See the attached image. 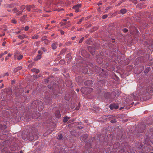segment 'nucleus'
Masks as SVG:
<instances>
[{
    "instance_id": "nucleus-37",
    "label": "nucleus",
    "mask_w": 153,
    "mask_h": 153,
    "mask_svg": "<svg viewBox=\"0 0 153 153\" xmlns=\"http://www.w3.org/2000/svg\"><path fill=\"white\" fill-rule=\"evenodd\" d=\"M25 8V6L24 5H22L20 7V9L21 10H24Z\"/></svg>"
},
{
    "instance_id": "nucleus-30",
    "label": "nucleus",
    "mask_w": 153,
    "mask_h": 153,
    "mask_svg": "<svg viewBox=\"0 0 153 153\" xmlns=\"http://www.w3.org/2000/svg\"><path fill=\"white\" fill-rule=\"evenodd\" d=\"M41 49L44 52H45L46 51H47V50L44 47H42L41 48Z\"/></svg>"
},
{
    "instance_id": "nucleus-47",
    "label": "nucleus",
    "mask_w": 153,
    "mask_h": 153,
    "mask_svg": "<svg viewBox=\"0 0 153 153\" xmlns=\"http://www.w3.org/2000/svg\"><path fill=\"white\" fill-rule=\"evenodd\" d=\"M71 25L70 24H68L67 26L65 27V28H67L68 27H69Z\"/></svg>"
},
{
    "instance_id": "nucleus-46",
    "label": "nucleus",
    "mask_w": 153,
    "mask_h": 153,
    "mask_svg": "<svg viewBox=\"0 0 153 153\" xmlns=\"http://www.w3.org/2000/svg\"><path fill=\"white\" fill-rule=\"evenodd\" d=\"M145 27H149V25L145 24L144 25Z\"/></svg>"
},
{
    "instance_id": "nucleus-50",
    "label": "nucleus",
    "mask_w": 153,
    "mask_h": 153,
    "mask_svg": "<svg viewBox=\"0 0 153 153\" xmlns=\"http://www.w3.org/2000/svg\"><path fill=\"white\" fill-rule=\"evenodd\" d=\"M45 39H47L45 38L44 37H43L42 39V41H44Z\"/></svg>"
},
{
    "instance_id": "nucleus-6",
    "label": "nucleus",
    "mask_w": 153,
    "mask_h": 153,
    "mask_svg": "<svg viewBox=\"0 0 153 153\" xmlns=\"http://www.w3.org/2000/svg\"><path fill=\"white\" fill-rule=\"evenodd\" d=\"M81 7V5L80 4H78L76 5H75L73 6V8L74 9L75 11L77 13L79 12V9Z\"/></svg>"
},
{
    "instance_id": "nucleus-32",
    "label": "nucleus",
    "mask_w": 153,
    "mask_h": 153,
    "mask_svg": "<svg viewBox=\"0 0 153 153\" xmlns=\"http://www.w3.org/2000/svg\"><path fill=\"white\" fill-rule=\"evenodd\" d=\"M151 58L152 57L150 56H149L148 57V59L149 60H151V62L152 63L153 62V58Z\"/></svg>"
},
{
    "instance_id": "nucleus-1",
    "label": "nucleus",
    "mask_w": 153,
    "mask_h": 153,
    "mask_svg": "<svg viewBox=\"0 0 153 153\" xmlns=\"http://www.w3.org/2000/svg\"><path fill=\"white\" fill-rule=\"evenodd\" d=\"M153 92V84H150L147 87L146 91L143 92V91L140 93L137 91L136 93H134L131 95V98L134 100H139L140 97L138 96L144 95L146 93H150Z\"/></svg>"
},
{
    "instance_id": "nucleus-27",
    "label": "nucleus",
    "mask_w": 153,
    "mask_h": 153,
    "mask_svg": "<svg viewBox=\"0 0 153 153\" xmlns=\"http://www.w3.org/2000/svg\"><path fill=\"white\" fill-rule=\"evenodd\" d=\"M84 19V18H82L81 19H80L79 22H77V24H80L81 23V22H82V21H83V20Z\"/></svg>"
},
{
    "instance_id": "nucleus-8",
    "label": "nucleus",
    "mask_w": 153,
    "mask_h": 153,
    "mask_svg": "<svg viewBox=\"0 0 153 153\" xmlns=\"http://www.w3.org/2000/svg\"><path fill=\"white\" fill-rule=\"evenodd\" d=\"M88 51H90V53L92 55H94V53L95 51L94 48L92 46H88Z\"/></svg>"
},
{
    "instance_id": "nucleus-56",
    "label": "nucleus",
    "mask_w": 153,
    "mask_h": 153,
    "mask_svg": "<svg viewBox=\"0 0 153 153\" xmlns=\"http://www.w3.org/2000/svg\"><path fill=\"white\" fill-rule=\"evenodd\" d=\"M8 58H9V57H8V56H6V57H5V61H6V60H7V59H8Z\"/></svg>"
},
{
    "instance_id": "nucleus-29",
    "label": "nucleus",
    "mask_w": 153,
    "mask_h": 153,
    "mask_svg": "<svg viewBox=\"0 0 153 153\" xmlns=\"http://www.w3.org/2000/svg\"><path fill=\"white\" fill-rule=\"evenodd\" d=\"M26 9L29 11H30L31 10V6L29 5H27Z\"/></svg>"
},
{
    "instance_id": "nucleus-42",
    "label": "nucleus",
    "mask_w": 153,
    "mask_h": 153,
    "mask_svg": "<svg viewBox=\"0 0 153 153\" xmlns=\"http://www.w3.org/2000/svg\"><path fill=\"white\" fill-rule=\"evenodd\" d=\"M59 139L61 140L62 138V134H60L59 135Z\"/></svg>"
},
{
    "instance_id": "nucleus-55",
    "label": "nucleus",
    "mask_w": 153,
    "mask_h": 153,
    "mask_svg": "<svg viewBox=\"0 0 153 153\" xmlns=\"http://www.w3.org/2000/svg\"><path fill=\"white\" fill-rule=\"evenodd\" d=\"M48 81H49V80L47 79H45V82L48 83Z\"/></svg>"
},
{
    "instance_id": "nucleus-2",
    "label": "nucleus",
    "mask_w": 153,
    "mask_h": 153,
    "mask_svg": "<svg viewBox=\"0 0 153 153\" xmlns=\"http://www.w3.org/2000/svg\"><path fill=\"white\" fill-rule=\"evenodd\" d=\"M39 137V134L37 130L34 127H32L30 131L26 135V138L29 140H36Z\"/></svg>"
},
{
    "instance_id": "nucleus-54",
    "label": "nucleus",
    "mask_w": 153,
    "mask_h": 153,
    "mask_svg": "<svg viewBox=\"0 0 153 153\" xmlns=\"http://www.w3.org/2000/svg\"><path fill=\"white\" fill-rule=\"evenodd\" d=\"M102 4V3L101 2H99L97 4V5L98 6L101 5Z\"/></svg>"
},
{
    "instance_id": "nucleus-39",
    "label": "nucleus",
    "mask_w": 153,
    "mask_h": 153,
    "mask_svg": "<svg viewBox=\"0 0 153 153\" xmlns=\"http://www.w3.org/2000/svg\"><path fill=\"white\" fill-rule=\"evenodd\" d=\"M59 63L61 64H63L65 63V61L64 60H61L60 62Z\"/></svg>"
},
{
    "instance_id": "nucleus-23",
    "label": "nucleus",
    "mask_w": 153,
    "mask_h": 153,
    "mask_svg": "<svg viewBox=\"0 0 153 153\" xmlns=\"http://www.w3.org/2000/svg\"><path fill=\"white\" fill-rule=\"evenodd\" d=\"M39 35L35 34L34 36H32L31 38L32 39H37L39 38Z\"/></svg>"
},
{
    "instance_id": "nucleus-52",
    "label": "nucleus",
    "mask_w": 153,
    "mask_h": 153,
    "mask_svg": "<svg viewBox=\"0 0 153 153\" xmlns=\"http://www.w3.org/2000/svg\"><path fill=\"white\" fill-rule=\"evenodd\" d=\"M61 33L62 35H63L64 33V32L63 31L61 30Z\"/></svg>"
},
{
    "instance_id": "nucleus-41",
    "label": "nucleus",
    "mask_w": 153,
    "mask_h": 153,
    "mask_svg": "<svg viewBox=\"0 0 153 153\" xmlns=\"http://www.w3.org/2000/svg\"><path fill=\"white\" fill-rule=\"evenodd\" d=\"M29 28V27L28 26H26L25 27V31H27L28 30V29Z\"/></svg>"
},
{
    "instance_id": "nucleus-12",
    "label": "nucleus",
    "mask_w": 153,
    "mask_h": 153,
    "mask_svg": "<svg viewBox=\"0 0 153 153\" xmlns=\"http://www.w3.org/2000/svg\"><path fill=\"white\" fill-rule=\"evenodd\" d=\"M104 97L106 99H109L110 97V94L108 92H106L104 94Z\"/></svg>"
},
{
    "instance_id": "nucleus-10",
    "label": "nucleus",
    "mask_w": 153,
    "mask_h": 153,
    "mask_svg": "<svg viewBox=\"0 0 153 153\" xmlns=\"http://www.w3.org/2000/svg\"><path fill=\"white\" fill-rule=\"evenodd\" d=\"M88 137L87 134H85L82 135L80 137V140L82 141H85Z\"/></svg>"
},
{
    "instance_id": "nucleus-3",
    "label": "nucleus",
    "mask_w": 153,
    "mask_h": 153,
    "mask_svg": "<svg viewBox=\"0 0 153 153\" xmlns=\"http://www.w3.org/2000/svg\"><path fill=\"white\" fill-rule=\"evenodd\" d=\"M93 89L91 88L83 87L81 89V91L82 93L84 94H90L92 91Z\"/></svg>"
},
{
    "instance_id": "nucleus-34",
    "label": "nucleus",
    "mask_w": 153,
    "mask_h": 153,
    "mask_svg": "<svg viewBox=\"0 0 153 153\" xmlns=\"http://www.w3.org/2000/svg\"><path fill=\"white\" fill-rule=\"evenodd\" d=\"M7 53V51H5L4 52V53H1V56H4V55H5V54H6Z\"/></svg>"
},
{
    "instance_id": "nucleus-4",
    "label": "nucleus",
    "mask_w": 153,
    "mask_h": 153,
    "mask_svg": "<svg viewBox=\"0 0 153 153\" xmlns=\"http://www.w3.org/2000/svg\"><path fill=\"white\" fill-rule=\"evenodd\" d=\"M33 103L35 104H36V107H38V109L39 110H40H40L43 109V105L42 102L39 101V102H38L37 101H34L33 104Z\"/></svg>"
},
{
    "instance_id": "nucleus-15",
    "label": "nucleus",
    "mask_w": 153,
    "mask_h": 153,
    "mask_svg": "<svg viewBox=\"0 0 153 153\" xmlns=\"http://www.w3.org/2000/svg\"><path fill=\"white\" fill-rule=\"evenodd\" d=\"M18 38L20 39H24L26 37V36L24 34H22V35H19L18 36Z\"/></svg>"
},
{
    "instance_id": "nucleus-61",
    "label": "nucleus",
    "mask_w": 153,
    "mask_h": 153,
    "mask_svg": "<svg viewBox=\"0 0 153 153\" xmlns=\"http://www.w3.org/2000/svg\"><path fill=\"white\" fill-rule=\"evenodd\" d=\"M69 16H73V14L72 13H70L69 14Z\"/></svg>"
},
{
    "instance_id": "nucleus-38",
    "label": "nucleus",
    "mask_w": 153,
    "mask_h": 153,
    "mask_svg": "<svg viewBox=\"0 0 153 153\" xmlns=\"http://www.w3.org/2000/svg\"><path fill=\"white\" fill-rule=\"evenodd\" d=\"M117 122L116 119H114L111 121V122L112 123H115Z\"/></svg>"
},
{
    "instance_id": "nucleus-63",
    "label": "nucleus",
    "mask_w": 153,
    "mask_h": 153,
    "mask_svg": "<svg viewBox=\"0 0 153 153\" xmlns=\"http://www.w3.org/2000/svg\"><path fill=\"white\" fill-rule=\"evenodd\" d=\"M21 31H19L17 32H16V34H19V33H20Z\"/></svg>"
},
{
    "instance_id": "nucleus-7",
    "label": "nucleus",
    "mask_w": 153,
    "mask_h": 153,
    "mask_svg": "<svg viewBox=\"0 0 153 153\" xmlns=\"http://www.w3.org/2000/svg\"><path fill=\"white\" fill-rule=\"evenodd\" d=\"M109 108L111 110H112L114 109H117L119 108V106L117 104H111L109 106Z\"/></svg>"
},
{
    "instance_id": "nucleus-48",
    "label": "nucleus",
    "mask_w": 153,
    "mask_h": 153,
    "mask_svg": "<svg viewBox=\"0 0 153 153\" xmlns=\"http://www.w3.org/2000/svg\"><path fill=\"white\" fill-rule=\"evenodd\" d=\"M48 87L50 89H51L52 88V86L51 85H48Z\"/></svg>"
},
{
    "instance_id": "nucleus-21",
    "label": "nucleus",
    "mask_w": 153,
    "mask_h": 153,
    "mask_svg": "<svg viewBox=\"0 0 153 153\" xmlns=\"http://www.w3.org/2000/svg\"><path fill=\"white\" fill-rule=\"evenodd\" d=\"M6 6V7L7 8H11L13 7V6L12 4H7Z\"/></svg>"
},
{
    "instance_id": "nucleus-25",
    "label": "nucleus",
    "mask_w": 153,
    "mask_h": 153,
    "mask_svg": "<svg viewBox=\"0 0 153 153\" xmlns=\"http://www.w3.org/2000/svg\"><path fill=\"white\" fill-rule=\"evenodd\" d=\"M60 24L61 25V26H63L64 25H67V23L66 22H64L63 21L61 22L60 23Z\"/></svg>"
},
{
    "instance_id": "nucleus-51",
    "label": "nucleus",
    "mask_w": 153,
    "mask_h": 153,
    "mask_svg": "<svg viewBox=\"0 0 153 153\" xmlns=\"http://www.w3.org/2000/svg\"><path fill=\"white\" fill-rule=\"evenodd\" d=\"M9 75V74L8 73H6L5 74H4V75L3 76H8Z\"/></svg>"
},
{
    "instance_id": "nucleus-35",
    "label": "nucleus",
    "mask_w": 153,
    "mask_h": 153,
    "mask_svg": "<svg viewBox=\"0 0 153 153\" xmlns=\"http://www.w3.org/2000/svg\"><path fill=\"white\" fill-rule=\"evenodd\" d=\"M84 37H82L81 39L79 40V43H82L83 42V40L84 39Z\"/></svg>"
},
{
    "instance_id": "nucleus-31",
    "label": "nucleus",
    "mask_w": 153,
    "mask_h": 153,
    "mask_svg": "<svg viewBox=\"0 0 153 153\" xmlns=\"http://www.w3.org/2000/svg\"><path fill=\"white\" fill-rule=\"evenodd\" d=\"M51 101V99L50 100H49V99H46V100L45 101V102H47L46 103V105H47L48 104H49L50 103Z\"/></svg>"
},
{
    "instance_id": "nucleus-20",
    "label": "nucleus",
    "mask_w": 153,
    "mask_h": 153,
    "mask_svg": "<svg viewBox=\"0 0 153 153\" xmlns=\"http://www.w3.org/2000/svg\"><path fill=\"white\" fill-rule=\"evenodd\" d=\"M151 70V68L150 67H147L146 68L144 71V72L145 73H148Z\"/></svg>"
},
{
    "instance_id": "nucleus-18",
    "label": "nucleus",
    "mask_w": 153,
    "mask_h": 153,
    "mask_svg": "<svg viewBox=\"0 0 153 153\" xmlns=\"http://www.w3.org/2000/svg\"><path fill=\"white\" fill-rule=\"evenodd\" d=\"M70 118L71 117H68L67 116L64 117L63 119L64 122L65 123L67 122L68 120H69L70 119Z\"/></svg>"
},
{
    "instance_id": "nucleus-5",
    "label": "nucleus",
    "mask_w": 153,
    "mask_h": 153,
    "mask_svg": "<svg viewBox=\"0 0 153 153\" xmlns=\"http://www.w3.org/2000/svg\"><path fill=\"white\" fill-rule=\"evenodd\" d=\"M96 59L97 62L99 64H101L103 62L102 56L101 55H97L96 56Z\"/></svg>"
},
{
    "instance_id": "nucleus-16",
    "label": "nucleus",
    "mask_w": 153,
    "mask_h": 153,
    "mask_svg": "<svg viewBox=\"0 0 153 153\" xmlns=\"http://www.w3.org/2000/svg\"><path fill=\"white\" fill-rule=\"evenodd\" d=\"M42 57L41 54L37 55L36 57L34 58V59L36 61H38Z\"/></svg>"
},
{
    "instance_id": "nucleus-14",
    "label": "nucleus",
    "mask_w": 153,
    "mask_h": 153,
    "mask_svg": "<svg viewBox=\"0 0 153 153\" xmlns=\"http://www.w3.org/2000/svg\"><path fill=\"white\" fill-rule=\"evenodd\" d=\"M126 12L127 10L126 9H122L120 10V12L121 14L123 15L125 14L126 13Z\"/></svg>"
},
{
    "instance_id": "nucleus-53",
    "label": "nucleus",
    "mask_w": 153,
    "mask_h": 153,
    "mask_svg": "<svg viewBox=\"0 0 153 153\" xmlns=\"http://www.w3.org/2000/svg\"><path fill=\"white\" fill-rule=\"evenodd\" d=\"M30 6H31V8H33L35 7V6L33 5H29Z\"/></svg>"
},
{
    "instance_id": "nucleus-24",
    "label": "nucleus",
    "mask_w": 153,
    "mask_h": 153,
    "mask_svg": "<svg viewBox=\"0 0 153 153\" xmlns=\"http://www.w3.org/2000/svg\"><path fill=\"white\" fill-rule=\"evenodd\" d=\"M12 11L13 12V13H15L18 12V10H17L16 8L15 7L12 10Z\"/></svg>"
},
{
    "instance_id": "nucleus-49",
    "label": "nucleus",
    "mask_w": 153,
    "mask_h": 153,
    "mask_svg": "<svg viewBox=\"0 0 153 153\" xmlns=\"http://www.w3.org/2000/svg\"><path fill=\"white\" fill-rule=\"evenodd\" d=\"M38 53L39 54H41V55H42V53H41V51H40V50L38 51Z\"/></svg>"
},
{
    "instance_id": "nucleus-44",
    "label": "nucleus",
    "mask_w": 153,
    "mask_h": 153,
    "mask_svg": "<svg viewBox=\"0 0 153 153\" xmlns=\"http://www.w3.org/2000/svg\"><path fill=\"white\" fill-rule=\"evenodd\" d=\"M86 43L87 44H90V39H88L86 41Z\"/></svg>"
},
{
    "instance_id": "nucleus-45",
    "label": "nucleus",
    "mask_w": 153,
    "mask_h": 153,
    "mask_svg": "<svg viewBox=\"0 0 153 153\" xmlns=\"http://www.w3.org/2000/svg\"><path fill=\"white\" fill-rule=\"evenodd\" d=\"M4 126L2 125H0V130H2L3 129Z\"/></svg>"
},
{
    "instance_id": "nucleus-60",
    "label": "nucleus",
    "mask_w": 153,
    "mask_h": 153,
    "mask_svg": "<svg viewBox=\"0 0 153 153\" xmlns=\"http://www.w3.org/2000/svg\"><path fill=\"white\" fill-rule=\"evenodd\" d=\"M62 22H67V20L66 19H64L62 20Z\"/></svg>"
},
{
    "instance_id": "nucleus-36",
    "label": "nucleus",
    "mask_w": 153,
    "mask_h": 153,
    "mask_svg": "<svg viewBox=\"0 0 153 153\" xmlns=\"http://www.w3.org/2000/svg\"><path fill=\"white\" fill-rule=\"evenodd\" d=\"M108 16L107 15H104L102 16V18L103 19H105L108 17Z\"/></svg>"
},
{
    "instance_id": "nucleus-13",
    "label": "nucleus",
    "mask_w": 153,
    "mask_h": 153,
    "mask_svg": "<svg viewBox=\"0 0 153 153\" xmlns=\"http://www.w3.org/2000/svg\"><path fill=\"white\" fill-rule=\"evenodd\" d=\"M55 116L57 118H59L61 117V115L59 111H57L55 113Z\"/></svg>"
},
{
    "instance_id": "nucleus-33",
    "label": "nucleus",
    "mask_w": 153,
    "mask_h": 153,
    "mask_svg": "<svg viewBox=\"0 0 153 153\" xmlns=\"http://www.w3.org/2000/svg\"><path fill=\"white\" fill-rule=\"evenodd\" d=\"M80 107V104H78V105L76 107L75 109L76 110H79Z\"/></svg>"
},
{
    "instance_id": "nucleus-57",
    "label": "nucleus",
    "mask_w": 153,
    "mask_h": 153,
    "mask_svg": "<svg viewBox=\"0 0 153 153\" xmlns=\"http://www.w3.org/2000/svg\"><path fill=\"white\" fill-rule=\"evenodd\" d=\"M6 42H4L3 43L2 45L3 46H4L5 45V44H6Z\"/></svg>"
},
{
    "instance_id": "nucleus-62",
    "label": "nucleus",
    "mask_w": 153,
    "mask_h": 153,
    "mask_svg": "<svg viewBox=\"0 0 153 153\" xmlns=\"http://www.w3.org/2000/svg\"><path fill=\"white\" fill-rule=\"evenodd\" d=\"M75 38H76V36H75L74 37H72L71 38V39H72V40H74L75 39Z\"/></svg>"
},
{
    "instance_id": "nucleus-58",
    "label": "nucleus",
    "mask_w": 153,
    "mask_h": 153,
    "mask_svg": "<svg viewBox=\"0 0 153 153\" xmlns=\"http://www.w3.org/2000/svg\"><path fill=\"white\" fill-rule=\"evenodd\" d=\"M15 80H12V81H11V82L12 83H15Z\"/></svg>"
},
{
    "instance_id": "nucleus-40",
    "label": "nucleus",
    "mask_w": 153,
    "mask_h": 153,
    "mask_svg": "<svg viewBox=\"0 0 153 153\" xmlns=\"http://www.w3.org/2000/svg\"><path fill=\"white\" fill-rule=\"evenodd\" d=\"M11 22L14 24H16V20L14 19L11 20Z\"/></svg>"
},
{
    "instance_id": "nucleus-17",
    "label": "nucleus",
    "mask_w": 153,
    "mask_h": 153,
    "mask_svg": "<svg viewBox=\"0 0 153 153\" xmlns=\"http://www.w3.org/2000/svg\"><path fill=\"white\" fill-rule=\"evenodd\" d=\"M22 68V67L21 66L18 67L16 68H15L14 70V72H16L18 70L21 69Z\"/></svg>"
},
{
    "instance_id": "nucleus-64",
    "label": "nucleus",
    "mask_w": 153,
    "mask_h": 153,
    "mask_svg": "<svg viewBox=\"0 0 153 153\" xmlns=\"http://www.w3.org/2000/svg\"><path fill=\"white\" fill-rule=\"evenodd\" d=\"M11 56V54L10 53H9L8 54L7 56H8V57H10Z\"/></svg>"
},
{
    "instance_id": "nucleus-59",
    "label": "nucleus",
    "mask_w": 153,
    "mask_h": 153,
    "mask_svg": "<svg viewBox=\"0 0 153 153\" xmlns=\"http://www.w3.org/2000/svg\"><path fill=\"white\" fill-rule=\"evenodd\" d=\"M32 117H33V118L34 119H36V118H38V117H34L33 115L32 116Z\"/></svg>"
},
{
    "instance_id": "nucleus-11",
    "label": "nucleus",
    "mask_w": 153,
    "mask_h": 153,
    "mask_svg": "<svg viewBox=\"0 0 153 153\" xmlns=\"http://www.w3.org/2000/svg\"><path fill=\"white\" fill-rule=\"evenodd\" d=\"M84 84L87 86H90L92 84V81L91 80H87L84 82Z\"/></svg>"
},
{
    "instance_id": "nucleus-22",
    "label": "nucleus",
    "mask_w": 153,
    "mask_h": 153,
    "mask_svg": "<svg viewBox=\"0 0 153 153\" xmlns=\"http://www.w3.org/2000/svg\"><path fill=\"white\" fill-rule=\"evenodd\" d=\"M44 43L45 45H48L49 43V41L47 39H45L44 41Z\"/></svg>"
},
{
    "instance_id": "nucleus-26",
    "label": "nucleus",
    "mask_w": 153,
    "mask_h": 153,
    "mask_svg": "<svg viewBox=\"0 0 153 153\" xmlns=\"http://www.w3.org/2000/svg\"><path fill=\"white\" fill-rule=\"evenodd\" d=\"M23 12V10L20 11L16 13V15L17 16H20L21 15L22 13Z\"/></svg>"
},
{
    "instance_id": "nucleus-9",
    "label": "nucleus",
    "mask_w": 153,
    "mask_h": 153,
    "mask_svg": "<svg viewBox=\"0 0 153 153\" xmlns=\"http://www.w3.org/2000/svg\"><path fill=\"white\" fill-rule=\"evenodd\" d=\"M52 49L53 50H56L58 46V43L57 42H54L51 44V45Z\"/></svg>"
},
{
    "instance_id": "nucleus-19",
    "label": "nucleus",
    "mask_w": 153,
    "mask_h": 153,
    "mask_svg": "<svg viewBox=\"0 0 153 153\" xmlns=\"http://www.w3.org/2000/svg\"><path fill=\"white\" fill-rule=\"evenodd\" d=\"M31 71L33 72H34L36 73H38L39 72V70L38 69L33 68L31 69Z\"/></svg>"
},
{
    "instance_id": "nucleus-28",
    "label": "nucleus",
    "mask_w": 153,
    "mask_h": 153,
    "mask_svg": "<svg viewBox=\"0 0 153 153\" xmlns=\"http://www.w3.org/2000/svg\"><path fill=\"white\" fill-rule=\"evenodd\" d=\"M23 57V56L22 55H20L17 57V59L19 60L21 59Z\"/></svg>"
},
{
    "instance_id": "nucleus-43",
    "label": "nucleus",
    "mask_w": 153,
    "mask_h": 153,
    "mask_svg": "<svg viewBox=\"0 0 153 153\" xmlns=\"http://www.w3.org/2000/svg\"><path fill=\"white\" fill-rule=\"evenodd\" d=\"M123 30V32L125 33H126V32H127L128 31V30L127 28H125Z\"/></svg>"
}]
</instances>
